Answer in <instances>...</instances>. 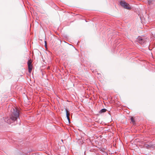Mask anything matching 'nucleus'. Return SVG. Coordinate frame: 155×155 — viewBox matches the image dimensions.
Instances as JSON below:
<instances>
[{
  "mask_svg": "<svg viewBox=\"0 0 155 155\" xmlns=\"http://www.w3.org/2000/svg\"><path fill=\"white\" fill-rule=\"evenodd\" d=\"M65 111L66 112V115L67 118L69 122H70V119H69V116H70V113L67 110V109H65Z\"/></svg>",
  "mask_w": 155,
  "mask_h": 155,
  "instance_id": "3",
  "label": "nucleus"
},
{
  "mask_svg": "<svg viewBox=\"0 0 155 155\" xmlns=\"http://www.w3.org/2000/svg\"><path fill=\"white\" fill-rule=\"evenodd\" d=\"M130 120L133 123H134L135 121L134 120V119L133 117H131L130 118Z\"/></svg>",
  "mask_w": 155,
  "mask_h": 155,
  "instance_id": "8",
  "label": "nucleus"
},
{
  "mask_svg": "<svg viewBox=\"0 0 155 155\" xmlns=\"http://www.w3.org/2000/svg\"><path fill=\"white\" fill-rule=\"evenodd\" d=\"M32 62V61L31 59L29 60L28 62V65H32L31 63Z\"/></svg>",
  "mask_w": 155,
  "mask_h": 155,
  "instance_id": "7",
  "label": "nucleus"
},
{
  "mask_svg": "<svg viewBox=\"0 0 155 155\" xmlns=\"http://www.w3.org/2000/svg\"><path fill=\"white\" fill-rule=\"evenodd\" d=\"M120 5L124 8L128 9H130L131 7L130 5L124 1H121L120 2Z\"/></svg>",
  "mask_w": 155,
  "mask_h": 155,
  "instance_id": "2",
  "label": "nucleus"
},
{
  "mask_svg": "<svg viewBox=\"0 0 155 155\" xmlns=\"http://www.w3.org/2000/svg\"><path fill=\"white\" fill-rule=\"evenodd\" d=\"M12 113L10 117H4L5 121L9 124H10L13 122L17 121L19 117V110L16 107H12L11 110Z\"/></svg>",
  "mask_w": 155,
  "mask_h": 155,
  "instance_id": "1",
  "label": "nucleus"
},
{
  "mask_svg": "<svg viewBox=\"0 0 155 155\" xmlns=\"http://www.w3.org/2000/svg\"><path fill=\"white\" fill-rule=\"evenodd\" d=\"M107 111V109L105 108H103L101 110L99 111V112L100 113H103Z\"/></svg>",
  "mask_w": 155,
  "mask_h": 155,
  "instance_id": "6",
  "label": "nucleus"
},
{
  "mask_svg": "<svg viewBox=\"0 0 155 155\" xmlns=\"http://www.w3.org/2000/svg\"><path fill=\"white\" fill-rule=\"evenodd\" d=\"M45 46L46 47H47V45H46V41H45Z\"/></svg>",
  "mask_w": 155,
  "mask_h": 155,
  "instance_id": "9",
  "label": "nucleus"
},
{
  "mask_svg": "<svg viewBox=\"0 0 155 155\" xmlns=\"http://www.w3.org/2000/svg\"><path fill=\"white\" fill-rule=\"evenodd\" d=\"M29 72L31 73L32 69V65H28Z\"/></svg>",
  "mask_w": 155,
  "mask_h": 155,
  "instance_id": "5",
  "label": "nucleus"
},
{
  "mask_svg": "<svg viewBox=\"0 0 155 155\" xmlns=\"http://www.w3.org/2000/svg\"><path fill=\"white\" fill-rule=\"evenodd\" d=\"M148 2H149V3H151V2H150L149 1H148Z\"/></svg>",
  "mask_w": 155,
  "mask_h": 155,
  "instance_id": "12",
  "label": "nucleus"
},
{
  "mask_svg": "<svg viewBox=\"0 0 155 155\" xmlns=\"http://www.w3.org/2000/svg\"><path fill=\"white\" fill-rule=\"evenodd\" d=\"M104 99L106 100L107 99H108V98H107V97H104Z\"/></svg>",
  "mask_w": 155,
  "mask_h": 155,
  "instance_id": "10",
  "label": "nucleus"
},
{
  "mask_svg": "<svg viewBox=\"0 0 155 155\" xmlns=\"http://www.w3.org/2000/svg\"><path fill=\"white\" fill-rule=\"evenodd\" d=\"M25 98H27V99H28V97H25ZM30 98V97H29V98Z\"/></svg>",
  "mask_w": 155,
  "mask_h": 155,
  "instance_id": "11",
  "label": "nucleus"
},
{
  "mask_svg": "<svg viewBox=\"0 0 155 155\" xmlns=\"http://www.w3.org/2000/svg\"><path fill=\"white\" fill-rule=\"evenodd\" d=\"M137 41L140 44H142L144 43V41L140 37H139L137 39Z\"/></svg>",
  "mask_w": 155,
  "mask_h": 155,
  "instance_id": "4",
  "label": "nucleus"
}]
</instances>
